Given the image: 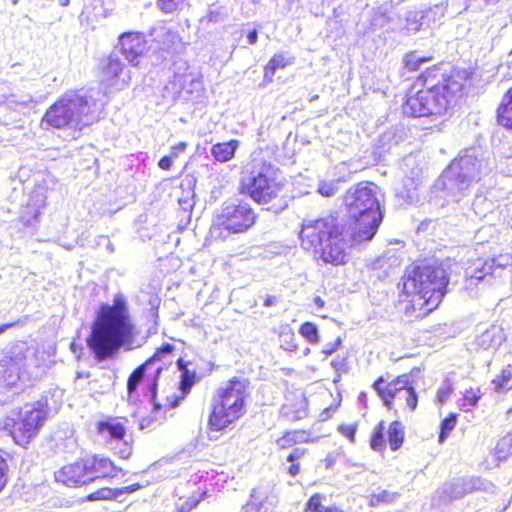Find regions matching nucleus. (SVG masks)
<instances>
[{"mask_svg":"<svg viewBox=\"0 0 512 512\" xmlns=\"http://www.w3.org/2000/svg\"><path fill=\"white\" fill-rule=\"evenodd\" d=\"M135 323L130 314L128 301L118 293L112 304H102L96 313L87 338V346L98 362L111 359L123 347L132 344Z\"/></svg>","mask_w":512,"mask_h":512,"instance_id":"f257e3e1","label":"nucleus"},{"mask_svg":"<svg viewBox=\"0 0 512 512\" xmlns=\"http://www.w3.org/2000/svg\"><path fill=\"white\" fill-rule=\"evenodd\" d=\"M466 79L464 70L445 75L437 67L427 69L417 80L423 88L408 96L403 113L412 117L445 114L461 96Z\"/></svg>","mask_w":512,"mask_h":512,"instance_id":"f03ea898","label":"nucleus"},{"mask_svg":"<svg viewBox=\"0 0 512 512\" xmlns=\"http://www.w3.org/2000/svg\"><path fill=\"white\" fill-rule=\"evenodd\" d=\"M299 237L304 250L319 254L325 263L332 265L345 264L347 248L355 244L351 240L350 227L332 215L304 220Z\"/></svg>","mask_w":512,"mask_h":512,"instance_id":"7ed1b4c3","label":"nucleus"},{"mask_svg":"<svg viewBox=\"0 0 512 512\" xmlns=\"http://www.w3.org/2000/svg\"><path fill=\"white\" fill-rule=\"evenodd\" d=\"M101 108L91 96L68 91L45 112L41 127L80 132L98 120Z\"/></svg>","mask_w":512,"mask_h":512,"instance_id":"20e7f679","label":"nucleus"},{"mask_svg":"<svg viewBox=\"0 0 512 512\" xmlns=\"http://www.w3.org/2000/svg\"><path fill=\"white\" fill-rule=\"evenodd\" d=\"M344 202L350 217L355 221L354 228L350 229L351 240L358 244L370 241L382 221L377 186L360 183L351 187L345 194Z\"/></svg>","mask_w":512,"mask_h":512,"instance_id":"39448f33","label":"nucleus"},{"mask_svg":"<svg viewBox=\"0 0 512 512\" xmlns=\"http://www.w3.org/2000/svg\"><path fill=\"white\" fill-rule=\"evenodd\" d=\"M448 279L439 266H416L403 278V293L411 297L409 302L415 311L431 312L442 301Z\"/></svg>","mask_w":512,"mask_h":512,"instance_id":"423d86ee","label":"nucleus"},{"mask_svg":"<svg viewBox=\"0 0 512 512\" xmlns=\"http://www.w3.org/2000/svg\"><path fill=\"white\" fill-rule=\"evenodd\" d=\"M488 173V163L478 148L466 149L442 173L438 185L454 201L460 202Z\"/></svg>","mask_w":512,"mask_h":512,"instance_id":"0eeeda50","label":"nucleus"},{"mask_svg":"<svg viewBox=\"0 0 512 512\" xmlns=\"http://www.w3.org/2000/svg\"><path fill=\"white\" fill-rule=\"evenodd\" d=\"M248 384L245 379L233 378L217 390L209 417L211 430H226L244 416L249 396Z\"/></svg>","mask_w":512,"mask_h":512,"instance_id":"6e6552de","label":"nucleus"},{"mask_svg":"<svg viewBox=\"0 0 512 512\" xmlns=\"http://www.w3.org/2000/svg\"><path fill=\"white\" fill-rule=\"evenodd\" d=\"M34 351L26 343L12 346L7 355L0 360V390L14 393L20 391L31 381L29 368L33 362Z\"/></svg>","mask_w":512,"mask_h":512,"instance_id":"1a4fd4ad","label":"nucleus"},{"mask_svg":"<svg viewBox=\"0 0 512 512\" xmlns=\"http://www.w3.org/2000/svg\"><path fill=\"white\" fill-rule=\"evenodd\" d=\"M243 191L258 203H268L281 189L277 169L269 163L254 161L242 173Z\"/></svg>","mask_w":512,"mask_h":512,"instance_id":"9d476101","label":"nucleus"},{"mask_svg":"<svg viewBox=\"0 0 512 512\" xmlns=\"http://www.w3.org/2000/svg\"><path fill=\"white\" fill-rule=\"evenodd\" d=\"M48 414L46 400H39L32 404H25L18 411H13L12 416L6 420V425L11 426L10 435L19 446L25 447L39 433Z\"/></svg>","mask_w":512,"mask_h":512,"instance_id":"9b49d317","label":"nucleus"},{"mask_svg":"<svg viewBox=\"0 0 512 512\" xmlns=\"http://www.w3.org/2000/svg\"><path fill=\"white\" fill-rule=\"evenodd\" d=\"M162 370V365H158L153 369V361L147 360L131 373L127 381V391L130 397L136 392L142 380L145 379L147 381L146 397L153 405V412L157 414L161 411L166 412L167 410L177 407L180 401V398L175 394L166 396L163 402L157 399V379Z\"/></svg>","mask_w":512,"mask_h":512,"instance_id":"f8f14e48","label":"nucleus"},{"mask_svg":"<svg viewBox=\"0 0 512 512\" xmlns=\"http://www.w3.org/2000/svg\"><path fill=\"white\" fill-rule=\"evenodd\" d=\"M385 380L380 377L374 384L373 388L383 400L384 405L388 409H393V401L396 400L401 406H406L411 411L417 408L418 396L412 387L411 377L407 374L398 376L396 379L383 386Z\"/></svg>","mask_w":512,"mask_h":512,"instance_id":"ddd939ff","label":"nucleus"},{"mask_svg":"<svg viewBox=\"0 0 512 512\" xmlns=\"http://www.w3.org/2000/svg\"><path fill=\"white\" fill-rule=\"evenodd\" d=\"M256 214L248 203H225L215 215L214 225L232 233H243L256 221Z\"/></svg>","mask_w":512,"mask_h":512,"instance_id":"4468645a","label":"nucleus"},{"mask_svg":"<svg viewBox=\"0 0 512 512\" xmlns=\"http://www.w3.org/2000/svg\"><path fill=\"white\" fill-rule=\"evenodd\" d=\"M96 431L100 439L116 450L121 458H128L131 447L126 440V427L123 418L107 417L96 425Z\"/></svg>","mask_w":512,"mask_h":512,"instance_id":"2eb2a0df","label":"nucleus"},{"mask_svg":"<svg viewBox=\"0 0 512 512\" xmlns=\"http://www.w3.org/2000/svg\"><path fill=\"white\" fill-rule=\"evenodd\" d=\"M512 258L508 254L495 258L479 261L474 267L466 271L465 288L472 290L481 281L489 282L490 278L502 277L505 270L511 265Z\"/></svg>","mask_w":512,"mask_h":512,"instance_id":"dca6fc26","label":"nucleus"},{"mask_svg":"<svg viewBox=\"0 0 512 512\" xmlns=\"http://www.w3.org/2000/svg\"><path fill=\"white\" fill-rule=\"evenodd\" d=\"M131 80L130 72L114 54L101 62V84L108 89L122 90Z\"/></svg>","mask_w":512,"mask_h":512,"instance_id":"f3484780","label":"nucleus"},{"mask_svg":"<svg viewBox=\"0 0 512 512\" xmlns=\"http://www.w3.org/2000/svg\"><path fill=\"white\" fill-rule=\"evenodd\" d=\"M121 53L134 66L139 64L141 58L147 50V41L145 36L139 32H125L119 37Z\"/></svg>","mask_w":512,"mask_h":512,"instance_id":"a211bd4d","label":"nucleus"},{"mask_svg":"<svg viewBox=\"0 0 512 512\" xmlns=\"http://www.w3.org/2000/svg\"><path fill=\"white\" fill-rule=\"evenodd\" d=\"M55 480L71 487L90 483L91 478L89 472H87L85 459L63 466L55 472Z\"/></svg>","mask_w":512,"mask_h":512,"instance_id":"6ab92c4d","label":"nucleus"},{"mask_svg":"<svg viewBox=\"0 0 512 512\" xmlns=\"http://www.w3.org/2000/svg\"><path fill=\"white\" fill-rule=\"evenodd\" d=\"M84 459L87 472L90 474L91 482L98 478H112L117 475V467L107 458L89 456Z\"/></svg>","mask_w":512,"mask_h":512,"instance_id":"aec40b11","label":"nucleus"},{"mask_svg":"<svg viewBox=\"0 0 512 512\" xmlns=\"http://www.w3.org/2000/svg\"><path fill=\"white\" fill-rule=\"evenodd\" d=\"M468 491L467 484L463 479H457L453 482L445 483L436 491L435 500L439 503H447L456 499H461Z\"/></svg>","mask_w":512,"mask_h":512,"instance_id":"412c9836","label":"nucleus"},{"mask_svg":"<svg viewBox=\"0 0 512 512\" xmlns=\"http://www.w3.org/2000/svg\"><path fill=\"white\" fill-rule=\"evenodd\" d=\"M502 341V329L497 325H491L476 336L475 345L482 350H496Z\"/></svg>","mask_w":512,"mask_h":512,"instance_id":"4be33fe9","label":"nucleus"},{"mask_svg":"<svg viewBox=\"0 0 512 512\" xmlns=\"http://www.w3.org/2000/svg\"><path fill=\"white\" fill-rule=\"evenodd\" d=\"M8 90L5 85L0 84V117H5L8 114V111H2L4 107L17 110L21 107H27L33 101L31 95L18 98L16 95L10 94Z\"/></svg>","mask_w":512,"mask_h":512,"instance_id":"5701e85b","label":"nucleus"},{"mask_svg":"<svg viewBox=\"0 0 512 512\" xmlns=\"http://www.w3.org/2000/svg\"><path fill=\"white\" fill-rule=\"evenodd\" d=\"M239 147L238 140H230L228 142L216 143L211 147V155L218 162H228Z\"/></svg>","mask_w":512,"mask_h":512,"instance_id":"b1692460","label":"nucleus"},{"mask_svg":"<svg viewBox=\"0 0 512 512\" xmlns=\"http://www.w3.org/2000/svg\"><path fill=\"white\" fill-rule=\"evenodd\" d=\"M498 121L512 132V87L504 95L502 104L498 108Z\"/></svg>","mask_w":512,"mask_h":512,"instance_id":"393cba45","label":"nucleus"},{"mask_svg":"<svg viewBox=\"0 0 512 512\" xmlns=\"http://www.w3.org/2000/svg\"><path fill=\"white\" fill-rule=\"evenodd\" d=\"M292 63L291 58H287L284 54L274 55L264 69V78L268 81H272L275 72L278 69H284L287 65Z\"/></svg>","mask_w":512,"mask_h":512,"instance_id":"a878e982","label":"nucleus"},{"mask_svg":"<svg viewBox=\"0 0 512 512\" xmlns=\"http://www.w3.org/2000/svg\"><path fill=\"white\" fill-rule=\"evenodd\" d=\"M404 440V428L399 421H394L390 424L388 429V441L391 450H398Z\"/></svg>","mask_w":512,"mask_h":512,"instance_id":"bb28decb","label":"nucleus"},{"mask_svg":"<svg viewBox=\"0 0 512 512\" xmlns=\"http://www.w3.org/2000/svg\"><path fill=\"white\" fill-rule=\"evenodd\" d=\"M494 207L495 206L493 201L489 200L482 194H477L472 202V209L474 210L475 214L480 217L486 216V214L491 212Z\"/></svg>","mask_w":512,"mask_h":512,"instance_id":"cd10ccee","label":"nucleus"},{"mask_svg":"<svg viewBox=\"0 0 512 512\" xmlns=\"http://www.w3.org/2000/svg\"><path fill=\"white\" fill-rule=\"evenodd\" d=\"M495 391L498 393L506 392L512 389V371L511 369L505 368L501 374L493 380Z\"/></svg>","mask_w":512,"mask_h":512,"instance_id":"c85d7f7f","label":"nucleus"},{"mask_svg":"<svg viewBox=\"0 0 512 512\" xmlns=\"http://www.w3.org/2000/svg\"><path fill=\"white\" fill-rule=\"evenodd\" d=\"M40 208L37 205L27 204L20 213V220L25 226H33L38 222Z\"/></svg>","mask_w":512,"mask_h":512,"instance_id":"c756f323","label":"nucleus"},{"mask_svg":"<svg viewBox=\"0 0 512 512\" xmlns=\"http://www.w3.org/2000/svg\"><path fill=\"white\" fill-rule=\"evenodd\" d=\"M177 364H178L179 370L181 371L180 388H181L182 393L185 395V394L189 393L191 387L194 384L195 374L193 372H190L186 368V366L182 360H179L177 362Z\"/></svg>","mask_w":512,"mask_h":512,"instance_id":"7c9ffc66","label":"nucleus"},{"mask_svg":"<svg viewBox=\"0 0 512 512\" xmlns=\"http://www.w3.org/2000/svg\"><path fill=\"white\" fill-rule=\"evenodd\" d=\"M457 424V415L455 413L449 414L441 423V430L439 434L438 441L439 443H444V441L449 436L450 432L454 430Z\"/></svg>","mask_w":512,"mask_h":512,"instance_id":"2f4dec72","label":"nucleus"},{"mask_svg":"<svg viewBox=\"0 0 512 512\" xmlns=\"http://www.w3.org/2000/svg\"><path fill=\"white\" fill-rule=\"evenodd\" d=\"M187 4V0H157V6L164 13H174L182 10Z\"/></svg>","mask_w":512,"mask_h":512,"instance_id":"473e14b6","label":"nucleus"},{"mask_svg":"<svg viewBox=\"0 0 512 512\" xmlns=\"http://www.w3.org/2000/svg\"><path fill=\"white\" fill-rule=\"evenodd\" d=\"M300 334L311 344L319 342L318 329L315 324L311 322H305L300 326Z\"/></svg>","mask_w":512,"mask_h":512,"instance_id":"72a5a7b5","label":"nucleus"},{"mask_svg":"<svg viewBox=\"0 0 512 512\" xmlns=\"http://www.w3.org/2000/svg\"><path fill=\"white\" fill-rule=\"evenodd\" d=\"M398 498V493L382 490L379 493L371 495L369 505L374 507L380 503H392Z\"/></svg>","mask_w":512,"mask_h":512,"instance_id":"f704fd0d","label":"nucleus"},{"mask_svg":"<svg viewBox=\"0 0 512 512\" xmlns=\"http://www.w3.org/2000/svg\"><path fill=\"white\" fill-rule=\"evenodd\" d=\"M303 438V432H289L277 440V445L280 449H286L293 444L302 441Z\"/></svg>","mask_w":512,"mask_h":512,"instance_id":"c9c22d12","label":"nucleus"},{"mask_svg":"<svg viewBox=\"0 0 512 512\" xmlns=\"http://www.w3.org/2000/svg\"><path fill=\"white\" fill-rule=\"evenodd\" d=\"M479 396L473 389L466 390L463 397L458 400V406L464 411H468L470 407L477 405Z\"/></svg>","mask_w":512,"mask_h":512,"instance_id":"e433bc0d","label":"nucleus"},{"mask_svg":"<svg viewBox=\"0 0 512 512\" xmlns=\"http://www.w3.org/2000/svg\"><path fill=\"white\" fill-rule=\"evenodd\" d=\"M429 61V58L420 57L416 52L407 54L404 58L405 68L409 71H416L420 66Z\"/></svg>","mask_w":512,"mask_h":512,"instance_id":"4c0bfd02","label":"nucleus"},{"mask_svg":"<svg viewBox=\"0 0 512 512\" xmlns=\"http://www.w3.org/2000/svg\"><path fill=\"white\" fill-rule=\"evenodd\" d=\"M384 425L383 422H380L378 427L376 428L370 442V446L375 451H383L385 449V440H384Z\"/></svg>","mask_w":512,"mask_h":512,"instance_id":"58836bf2","label":"nucleus"},{"mask_svg":"<svg viewBox=\"0 0 512 512\" xmlns=\"http://www.w3.org/2000/svg\"><path fill=\"white\" fill-rule=\"evenodd\" d=\"M340 180L334 181H320L318 184V192L324 197H332L339 190Z\"/></svg>","mask_w":512,"mask_h":512,"instance_id":"ea45409f","label":"nucleus"},{"mask_svg":"<svg viewBox=\"0 0 512 512\" xmlns=\"http://www.w3.org/2000/svg\"><path fill=\"white\" fill-rule=\"evenodd\" d=\"M322 499L323 496L318 493L311 496L307 502L306 512H332L331 508L322 505Z\"/></svg>","mask_w":512,"mask_h":512,"instance_id":"a19ab883","label":"nucleus"},{"mask_svg":"<svg viewBox=\"0 0 512 512\" xmlns=\"http://www.w3.org/2000/svg\"><path fill=\"white\" fill-rule=\"evenodd\" d=\"M88 500L95 501V500H109V499H117V489H111V488H101L90 495H88Z\"/></svg>","mask_w":512,"mask_h":512,"instance_id":"79ce46f5","label":"nucleus"},{"mask_svg":"<svg viewBox=\"0 0 512 512\" xmlns=\"http://www.w3.org/2000/svg\"><path fill=\"white\" fill-rule=\"evenodd\" d=\"M453 393V386L450 381H445L437 390L436 402L443 405L445 404Z\"/></svg>","mask_w":512,"mask_h":512,"instance_id":"37998d69","label":"nucleus"},{"mask_svg":"<svg viewBox=\"0 0 512 512\" xmlns=\"http://www.w3.org/2000/svg\"><path fill=\"white\" fill-rule=\"evenodd\" d=\"M420 15L418 12L409 11L406 15V26L405 29L407 33L417 32L421 27V23L419 21Z\"/></svg>","mask_w":512,"mask_h":512,"instance_id":"c03bdc74","label":"nucleus"},{"mask_svg":"<svg viewBox=\"0 0 512 512\" xmlns=\"http://www.w3.org/2000/svg\"><path fill=\"white\" fill-rule=\"evenodd\" d=\"M173 350H174V346L169 343L163 344L159 349H157L155 354L149 359V360L153 361V369L156 366L160 365L158 362L162 358L171 355Z\"/></svg>","mask_w":512,"mask_h":512,"instance_id":"a18cd8bd","label":"nucleus"},{"mask_svg":"<svg viewBox=\"0 0 512 512\" xmlns=\"http://www.w3.org/2000/svg\"><path fill=\"white\" fill-rule=\"evenodd\" d=\"M390 18L382 12H376L371 20V26L373 29L385 28L388 26Z\"/></svg>","mask_w":512,"mask_h":512,"instance_id":"49530a36","label":"nucleus"},{"mask_svg":"<svg viewBox=\"0 0 512 512\" xmlns=\"http://www.w3.org/2000/svg\"><path fill=\"white\" fill-rule=\"evenodd\" d=\"M338 431L345 436L351 443L355 442L356 426L340 425Z\"/></svg>","mask_w":512,"mask_h":512,"instance_id":"de8ad7c7","label":"nucleus"},{"mask_svg":"<svg viewBox=\"0 0 512 512\" xmlns=\"http://www.w3.org/2000/svg\"><path fill=\"white\" fill-rule=\"evenodd\" d=\"M281 337H282V347L285 350L293 351L294 349H296V344L293 343V340H294L293 333H291V332L284 333L281 335Z\"/></svg>","mask_w":512,"mask_h":512,"instance_id":"09e8293b","label":"nucleus"},{"mask_svg":"<svg viewBox=\"0 0 512 512\" xmlns=\"http://www.w3.org/2000/svg\"><path fill=\"white\" fill-rule=\"evenodd\" d=\"M7 463L6 460L0 455V492L7 482L6 478Z\"/></svg>","mask_w":512,"mask_h":512,"instance_id":"8fccbe9b","label":"nucleus"},{"mask_svg":"<svg viewBox=\"0 0 512 512\" xmlns=\"http://www.w3.org/2000/svg\"><path fill=\"white\" fill-rule=\"evenodd\" d=\"M341 338L338 337L335 342L333 343H327L324 345L322 352L325 355H331L340 345H341Z\"/></svg>","mask_w":512,"mask_h":512,"instance_id":"3c124183","label":"nucleus"},{"mask_svg":"<svg viewBox=\"0 0 512 512\" xmlns=\"http://www.w3.org/2000/svg\"><path fill=\"white\" fill-rule=\"evenodd\" d=\"M198 504V500L188 499L183 503L180 507L177 508L176 512H190L193 508H195Z\"/></svg>","mask_w":512,"mask_h":512,"instance_id":"603ef678","label":"nucleus"},{"mask_svg":"<svg viewBox=\"0 0 512 512\" xmlns=\"http://www.w3.org/2000/svg\"><path fill=\"white\" fill-rule=\"evenodd\" d=\"M186 148H187L186 142H179L178 144L172 146L170 156L172 158H176L179 156V154L185 152Z\"/></svg>","mask_w":512,"mask_h":512,"instance_id":"864d4df0","label":"nucleus"},{"mask_svg":"<svg viewBox=\"0 0 512 512\" xmlns=\"http://www.w3.org/2000/svg\"><path fill=\"white\" fill-rule=\"evenodd\" d=\"M140 488H141V485L138 484V483H135V484H132V485H129V486H126V487L118 488L117 489V495L119 497V496H121L123 494H130V493H133V492L137 491Z\"/></svg>","mask_w":512,"mask_h":512,"instance_id":"5fc2aeb1","label":"nucleus"},{"mask_svg":"<svg viewBox=\"0 0 512 512\" xmlns=\"http://www.w3.org/2000/svg\"><path fill=\"white\" fill-rule=\"evenodd\" d=\"M172 159L173 158L170 155L164 156L159 160L158 166L163 170H170V168L172 167V164H173Z\"/></svg>","mask_w":512,"mask_h":512,"instance_id":"6e6d98bb","label":"nucleus"},{"mask_svg":"<svg viewBox=\"0 0 512 512\" xmlns=\"http://www.w3.org/2000/svg\"><path fill=\"white\" fill-rule=\"evenodd\" d=\"M304 454V451L300 450V449H294L290 455L288 456L287 460L289 462H294L298 459H300L302 457V455Z\"/></svg>","mask_w":512,"mask_h":512,"instance_id":"4d7b16f0","label":"nucleus"},{"mask_svg":"<svg viewBox=\"0 0 512 512\" xmlns=\"http://www.w3.org/2000/svg\"><path fill=\"white\" fill-rule=\"evenodd\" d=\"M257 39H258V33H257V30H252L248 33L247 35V41L250 45H254L256 44L257 42Z\"/></svg>","mask_w":512,"mask_h":512,"instance_id":"13d9d810","label":"nucleus"},{"mask_svg":"<svg viewBox=\"0 0 512 512\" xmlns=\"http://www.w3.org/2000/svg\"><path fill=\"white\" fill-rule=\"evenodd\" d=\"M179 204H180V206H181L185 211H187V210H189V209H191V208H192V206H193V201H192V199H181V198H180V199H179Z\"/></svg>","mask_w":512,"mask_h":512,"instance_id":"bf43d9fd","label":"nucleus"},{"mask_svg":"<svg viewBox=\"0 0 512 512\" xmlns=\"http://www.w3.org/2000/svg\"><path fill=\"white\" fill-rule=\"evenodd\" d=\"M331 365L335 368L336 371H340L345 366L344 359H341V360L335 359L331 362Z\"/></svg>","mask_w":512,"mask_h":512,"instance_id":"052dcab7","label":"nucleus"},{"mask_svg":"<svg viewBox=\"0 0 512 512\" xmlns=\"http://www.w3.org/2000/svg\"><path fill=\"white\" fill-rule=\"evenodd\" d=\"M291 466L288 468V473L291 476H296L299 473L300 467L299 464H295L294 462H291Z\"/></svg>","mask_w":512,"mask_h":512,"instance_id":"680f3d73","label":"nucleus"},{"mask_svg":"<svg viewBox=\"0 0 512 512\" xmlns=\"http://www.w3.org/2000/svg\"><path fill=\"white\" fill-rule=\"evenodd\" d=\"M314 303L317 306V308H319V309L323 308L325 305L324 300L320 296H316L314 298Z\"/></svg>","mask_w":512,"mask_h":512,"instance_id":"e2e57ef3","label":"nucleus"},{"mask_svg":"<svg viewBox=\"0 0 512 512\" xmlns=\"http://www.w3.org/2000/svg\"><path fill=\"white\" fill-rule=\"evenodd\" d=\"M274 304H275V297H273V296H268L264 301V305L267 307H270Z\"/></svg>","mask_w":512,"mask_h":512,"instance_id":"0e129e2a","label":"nucleus"},{"mask_svg":"<svg viewBox=\"0 0 512 512\" xmlns=\"http://www.w3.org/2000/svg\"><path fill=\"white\" fill-rule=\"evenodd\" d=\"M13 324H2L0 325V335L7 331L8 328L12 327Z\"/></svg>","mask_w":512,"mask_h":512,"instance_id":"69168bd1","label":"nucleus"},{"mask_svg":"<svg viewBox=\"0 0 512 512\" xmlns=\"http://www.w3.org/2000/svg\"><path fill=\"white\" fill-rule=\"evenodd\" d=\"M507 442H512V435L504 437L500 443L499 446L505 445Z\"/></svg>","mask_w":512,"mask_h":512,"instance_id":"338daca9","label":"nucleus"},{"mask_svg":"<svg viewBox=\"0 0 512 512\" xmlns=\"http://www.w3.org/2000/svg\"><path fill=\"white\" fill-rule=\"evenodd\" d=\"M58 3L61 7H66L69 5L70 0H58Z\"/></svg>","mask_w":512,"mask_h":512,"instance_id":"774afa93","label":"nucleus"}]
</instances>
